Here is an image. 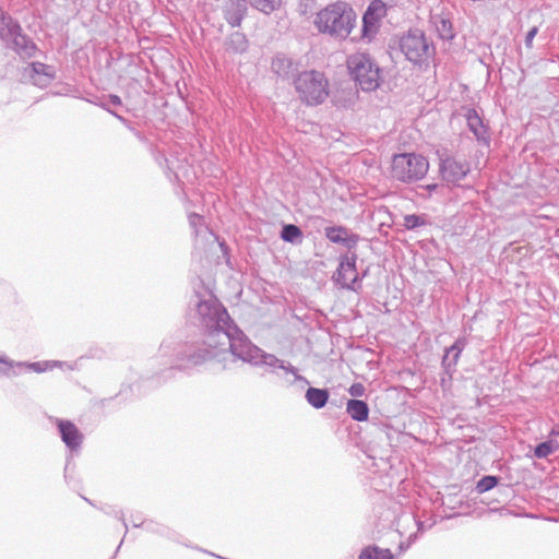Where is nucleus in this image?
<instances>
[{"mask_svg": "<svg viewBox=\"0 0 559 559\" xmlns=\"http://www.w3.org/2000/svg\"><path fill=\"white\" fill-rule=\"evenodd\" d=\"M225 332L216 334L218 338L209 348H194L193 344H180L175 349L176 366L179 369L190 368L203 364L209 359H219L221 355H230L233 360H241L253 367H267L270 372L282 370L287 384L300 382L308 384V380L299 374L298 369L290 362L277 358L254 345L249 337L234 323Z\"/></svg>", "mask_w": 559, "mask_h": 559, "instance_id": "nucleus-1", "label": "nucleus"}, {"mask_svg": "<svg viewBox=\"0 0 559 559\" xmlns=\"http://www.w3.org/2000/svg\"><path fill=\"white\" fill-rule=\"evenodd\" d=\"M225 332L216 334L218 338L209 348H194L193 344H180L175 349L176 366L179 369L190 368L203 364L209 359H219L221 355H230L233 360H241L253 367H267L270 372L282 370L287 384L300 382L308 384V380L299 374L298 369L290 362L277 358L254 345L249 337L234 323Z\"/></svg>", "mask_w": 559, "mask_h": 559, "instance_id": "nucleus-2", "label": "nucleus"}, {"mask_svg": "<svg viewBox=\"0 0 559 559\" xmlns=\"http://www.w3.org/2000/svg\"><path fill=\"white\" fill-rule=\"evenodd\" d=\"M191 306L195 311L193 317L195 323L204 331L202 342L185 343L188 345L193 344L195 346L194 348H209L211 345H214V342L218 338L216 334L225 332L227 326L234 324L225 307L210 292H204V294L195 293L191 299ZM180 344L181 343L164 341L159 347V354L163 357L169 358L171 369H179L176 366L177 350L175 348Z\"/></svg>", "mask_w": 559, "mask_h": 559, "instance_id": "nucleus-3", "label": "nucleus"}, {"mask_svg": "<svg viewBox=\"0 0 559 559\" xmlns=\"http://www.w3.org/2000/svg\"><path fill=\"white\" fill-rule=\"evenodd\" d=\"M356 19V13L347 3L335 2L319 11L313 23L320 33L345 39L352 33Z\"/></svg>", "mask_w": 559, "mask_h": 559, "instance_id": "nucleus-4", "label": "nucleus"}, {"mask_svg": "<svg viewBox=\"0 0 559 559\" xmlns=\"http://www.w3.org/2000/svg\"><path fill=\"white\" fill-rule=\"evenodd\" d=\"M0 39L22 59L33 58L38 51L36 44L23 33L20 23L1 9Z\"/></svg>", "mask_w": 559, "mask_h": 559, "instance_id": "nucleus-5", "label": "nucleus"}, {"mask_svg": "<svg viewBox=\"0 0 559 559\" xmlns=\"http://www.w3.org/2000/svg\"><path fill=\"white\" fill-rule=\"evenodd\" d=\"M347 68L352 79L362 91L371 92L380 86L381 69L369 53H353L347 59Z\"/></svg>", "mask_w": 559, "mask_h": 559, "instance_id": "nucleus-6", "label": "nucleus"}, {"mask_svg": "<svg viewBox=\"0 0 559 559\" xmlns=\"http://www.w3.org/2000/svg\"><path fill=\"white\" fill-rule=\"evenodd\" d=\"M294 85L302 103L314 106L329 96V82L322 72L304 71L294 80Z\"/></svg>", "mask_w": 559, "mask_h": 559, "instance_id": "nucleus-7", "label": "nucleus"}, {"mask_svg": "<svg viewBox=\"0 0 559 559\" xmlns=\"http://www.w3.org/2000/svg\"><path fill=\"white\" fill-rule=\"evenodd\" d=\"M399 46L405 58L416 66L428 64L436 53L432 41L420 29H409L400 38Z\"/></svg>", "mask_w": 559, "mask_h": 559, "instance_id": "nucleus-8", "label": "nucleus"}, {"mask_svg": "<svg viewBox=\"0 0 559 559\" xmlns=\"http://www.w3.org/2000/svg\"><path fill=\"white\" fill-rule=\"evenodd\" d=\"M429 169L428 160L419 154L403 153L392 159V177L403 182H415L423 179Z\"/></svg>", "mask_w": 559, "mask_h": 559, "instance_id": "nucleus-9", "label": "nucleus"}, {"mask_svg": "<svg viewBox=\"0 0 559 559\" xmlns=\"http://www.w3.org/2000/svg\"><path fill=\"white\" fill-rule=\"evenodd\" d=\"M357 254L352 252L342 255L336 272L333 275V281L337 286L344 289L358 292L361 287L360 278L356 269Z\"/></svg>", "mask_w": 559, "mask_h": 559, "instance_id": "nucleus-10", "label": "nucleus"}, {"mask_svg": "<svg viewBox=\"0 0 559 559\" xmlns=\"http://www.w3.org/2000/svg\"><path fill=\"white\" fill-rule=\"evenodd\" d=\"M469 164L465 160H457L454 157H447L440 163L442 179L449 183H457L469 173Z\"/></svg>", "mask_w": 559, "mask_h": 559, "instance_id": "nucleus-11", "label": "nucleus"}, {"mask_svg": "<svg viewBox=\"0 0 559 559\" xmlns=\"http://www.w3.org/2000/svg\"><path fill=\"white\" fill-rule=\"evenodd\" d=\"M55 423L66 447L72 452L80 450L83 435L78 427L72 421L66 419L56 418Z\"/></svg>", "mask_w": 559, "mask_h": 559, "instance_id": "nucleus-12", "label": "nucleus"}, {"mask_svg": "<svg viewBox=\"0 0 559 559\" xmlns=\"http://www.w3.org/2000/svg\"><path fill=\"white\" fill-rule=\"evenodd\" d=\"M25 75L39 87L48 86L56 78V70L52 66L41 62H32L25 69Z\"/></svg>", "mask_w": 559, "mask_h": 559, "instance_id": "nucleus-13", "label": "nucleus"}, {"mask_svg": "<svg viewBox=\"0 0 559 559\" xmlns=\"http://www.w3.org/2000/svg\"><path fill=\"white\" fill-rule=\"evenodd\" d=\"M429 23L432 25L440 39L452 40L455 37L449 12H431Z\"/></svg>", "mask_w": 559, "mask_h": 559, "instance_id": "nucleus-14", "label": "nucleus"}, {"mask_svg": "<svg viewBox=\"0 0 559 559\" xmlns=\"http://www.w3.org/2000/svg\"><path fill=\"white\" fill-rule=\"evenodd\" d=\"M324 235L331 242L342 245L349 250L356 248L359 241V236L349 233V230L344 226L325 227Z\"/></svg>", "mask_w": 559, "mask_h": 559, "instance_id": "nucleus-15", "label": "nucleus"}, {"mask_svg": "<svg viewBox=\"0 0 559 559\" xmlns=\"http://www.w3.org/2000/svg\"><path fill=\"white\" fill-rule=\"evenodd\" d=\"M61 368V369H68L73 370L75 368L74 364L67 362V361H60V360H43V361H36V362H26V361H19V376H21L24 372H36L41 373L49 370H52L53 368Z\"/></svg>", "mask_w": 559, "mask_h": 559, "instance_id": "nucleus-16", "label": "nucleus"}, {"mask_svg": "<svg viewBox=\"0 0 559 559\" xmlns=\"http://www.w3.org/2000/svg\"><path fill=\"white\" fill-rule=\"evenodd\" d=\"M247 12L246 0H227L224 5V15L233 27L239 26Z\"/></svg>", "mask_w": 559, "mask_h": 559, "instance_id": "nucleus-17", "label": "nucleus"}, {"mask_svg": "<svg viewBox=\"0 0 559 559\" xmlns=\"http://www.w3.org/2000/svg\"><path fill=\"white\" fill-rule=\"evenodd\" d=\"M467 127L469 131L475 135L478 142L484 144L489 143L488 129L484 124L478 112L474 108H469L465 115Z\"/></svg>", "mask_w": 559, "mask_h": 559, "instance_id": "nucleus-18", "label": "nucleus"}, {"mask_svg": "<svg viewBox=\"0 0 559 559\" xmlns=\"http://www.w3.org/2000/svg\"><path fill=\"white\" fill-rule=\"evenodd\" d=\"M466 346L464 337L457 338L452 346H450L442 358V366L448 373H452L456 367L461 353Z\"/></svg>", "mask_w": 559, "mask_h": 559, "instance_id": "nucleus-19", "label": "nucleus"}, {"mask_svg": "<svg viewBox=\"0 0 559 559\" xmlns=\"http://www.w3.org/2000/svg\"><path fill=\"white\" fill-rule=\"evenodd\" d=\"M346 413L356 421H365L369 416V407L365 401L352 399L346 403Z\"/></svg>", "mask_w": 559, "mask_h": 559, "instance_id": "nucleus-20", "label": "nucleus"}, {"mask_svg": "<svg viewBox=\"0 0 559 559\" xmlns=\"http://www.w3.org/2000/svg\"><path fill=\"white\" fill-rule=\"evenodd\" d=\"M329 391L325 389L309 388L305 397L309 405L316 409L324 407L329 401Z\"/></svg>", "mask_w": 559, "mask_h": 559, "instance_id": "nucleus-21", "label": "nucleus"}, {"mask_svg": "<svg viewBox=\"0 0 559 559\" xmlns=\"http://www.w3.org/2000/svg\"><path fill=\"white\" fill-rule=\"evenodd\" d=\"M380 21L371 12L366 11L362 16L361 37L370 41L378 33Z\"/></svg>", "mask_w": 559, "mask_h": 559, "instance_id": "nucleus-22", "label": "nucleus"}, {"mask_svg": "<svg viewBox=\"0 0 559 559\" xmlns=\"http://www.w3.org/2000/svg\"><path fill=\"white\" fill-rule=\"evenodd\" d=\"M293 61L284 55H277L272 60V71L281 76L288 78L293 71Z\"/></svg>", "mask_w": 559, "mask_h": 559, "instance_id": "nucleus-23", "label": "nucleus"}, {"mask_svg": "<svg viewBox=\"0 0 559 559\" xmlns=\"http://www.w3.org/2000/svg\"><path fill=\"white\" fill-rule=\"evenodd\" d=\"M358 559H394V557L388 548L367 546L360 551Z\"/></svg>", "mask_w": 559, "mask_h": 559, "instance_id": "nucleus-24", "label": "nucleus"}, {"mask_svg": "<svg viewBox=\"0 0 559 559\" xmlns=\"http://www.w3.org/2000/svg\"><path fill=\"white\" fill-rule=\"evenodd\" d=\"M19 361L10 359L5 354L0 352V378L19 377Z\"/></svg>", "mask_w": 559, "mask_h": 559, "instance_id": "nucleus-25", "label": "nucleus"}, {"mask_svg": "<svg viewBox=\"0 0 559 559\" xmlns=\"http://www.w3.org/2000/svg\"><path fill=\"white\" fill-rule=\"evenodd\" d=\"M281 238L289 243L297 245L302 242V231L294 224H286L281 231Z\"/></svg>", "mask_w": 559, "mask_h": 559, "instance_id": "nucleus-26", "label": "nucleus"}, {"mask_svg": "<svg viewBox=\"0 0 559 559\" xmlns=\"http://www.w3.org/2000/svg\"><path fill=\"white\" fill-rule=\"evenodd\" d=\"M228 49L236 53H242L248 49V40L246 36L239 32L233 33L228 39Z\"/></svg>", "mask_w": 559, "mask_h": 559, "instance_id": "nucleus-27", "label": "nucleus"}, {"mask_svg": "<svg viewBox=\"0 0 559 559\" xmlns=\"http://www.w3.org/2000/svg\"><path fill=\"white\" fill-rule=\"evenodd\" d=\"M557 448V444H555L552 441H545L536 445L534 455L537 459H546L548 455L552 454Z\"/></svg>", "mask_w": 559, "mask_h": 559, "instance_id": "nucleus-28", "label": "nucleus"}, {"mask_svg": "<svg viewBox=\"0 0 559 559\" xmlns=\"http://www.w3.org/2000/svg\"><path fill=\"white\" fill-rule=\"evenodd\" d=\"M499 478L497 476H484L476 484V491L478 493H484L489 491L493 487L498 485Z\"/></svg>", "mask_w": 559, "mask_h": 559, "instance_id": "nucleus-29", "label": "nucleus"}, {"mask_svg": "<svg viewBox=\"0 0 559 559\" xmlns=\"http://www.w3.org/2000/svg\"><path fill=\"white\" fill-rule=\"evenodd\" d=\"M252 5L264 13H271L280 4V0H251Z\"/></svg>", "mask_w": 559, "mask_h": 559, "instance_id": "nucleus-30", "label": "nucleus"}, {"mask_svg": "<svg viewBox=\"0 0 559 559\" xmlns=\"http://www.w3.org/2000/svg\"><path fill=\"white\" fill-rule=\"evenodd\" d=\"M133 526L134 527L143 526L144 530H146L147 532L157 533V534H162V535L165 534L167 531L165 526H163L158 523H155L153 521L141 522V523L134 522Z\"/></svg>", "mask_w": 559, "mask_h": 559, "instance_id": "nucleus-31", "label": "nucleus"}, {"mask_svg": "<svg viewBox=\"0 0 559 559\" xmlns=\"http://www.w3.org/2000/svg\"><path fill=\"white\" fill-rule=\"evenodd\" d=\"M425 225V219L416 214H409L404 217V227L406 229H415Z\"/></svg>", "mask_w": 559, "mask_h": 559, "instance_id": "nucleus-32", "label": "nucleus"}, {"mask_svg": "<svg viewBox=\"0 0 559 559\" xmlns=\"http://www.w3.org/2000/svg\"><path fill=\"white\" fill-rule=\"evenodd\" d=\"M385 5L380 0H373L367 9V12H371L374 16H377L380 20L385 15Z\"/></svg>", "mask_w": 559, "mask_h": 559, "instance_id": "nucleus-33", "label": "nucleus"}, {"mask_svg": "<svg viewBox=\"0 0 559 559\" xmlns=\"http://www.w3.org/2000/svg\"><path fill=\"white\" fill-rule=\"evenodd\" d=\"M189 224L191 228H193L195 235H199L204 226V218L199 214L192 213L189 215Z\"/></svg>", "mask_w": 559, "mask_h": 559, "instance_id": "nucleus-34", "label": "nucleus"}, {"mask_svg": "<svg viewBox=\"0 0 559 559\" xmlns=\"http://www.w3.org/2000/svg\"><path fill=\"white\" fill-rule=\"evenodd\" d=\"M348 393L354 397H361L366 393V388L362 383L355 382L349 386Z\"/></svg>", "mask_w": 559, "mask_h": 559, "instance_id": "nucleus-35", "label": "nucleus"}, {"mask_svg": "<svg viewBox=\"0 0 559 559\" xmlns=\"http://www.w3.org/2000/svg\"><path fill=\"white\" fill-rule=\"evenodd\" d=\"M537 33H538V27H537V26L532 27V28L527 32V34H526V36H525V46H526L527 48H532V46H533V40H534L535 36L537 35Z\"/></svg>", "mask_w": 559, "mask_h": 559, "instance_id": "nucleus-36", "label": "nucleus"}, {"mask_svg": "<svg viewBox=\"0 0 559 559\" xmlns=\"http://www.w3.org/2000/svg\"><path fill=\"white\" fill-rule=\"evenodd\" d=\"M109 103L114 106H120L121 105V98L118 95H109Z\"/></svg>", "mask_w": 559, "mask_h": 559, "instance_id": "nucleus-37", "label": "nucleus"}, {"mask_svg": "<svg viewBox=\"0 0 559 559\" xmlns=\"http://www.w3.org/2000/svg\"><path fill=\"white\" fill-rule=\"evenodd\" d=\"M100 107H102V108H104V109H106L109 114H111L112 116H115L118 120H120V121H122V122H124V121H126V119H124L122 116H120V115H118L117 112H115V111H112V110L108 109L106 104H102V105H100Z\"/></svg>", "mask_w": 559, "mask_h": 559, "instance_id": "nucleus-38", "label": "nucleus"}, {"mask_svg": "<svg viewBox=\"0 0 559 559\" xmlns=\"http://www.w3.org/2000/svg\"><path fill=\"white\" fill-rule=\"evenodd\" d=\"M550 436H556V437H559V425L555 426L551 431H550Z\"/></svg>", "mask_w": 559, "mask_h": 559, "instance_id": "nucleus-39", "label": "nucleus"}, {"mask_svg": "<svg viewBox=\"0 0 559 559\" xmlns=\"http://www.w3.org/2000/svg\"><path fill=\"white\" fill-rule=\"evenodd\" d=\"M119 519L123 522L124 527L127 528V524L124 522V516L122 512H119Z\"/></svg>", "mask_w": 559, "mask_h": 559, "instance_id": "nucleus-40", "label": "nucleus"}, {"mask_svg": "<svg viewBox=\"0 0 559 559\" xmlns=\"http://www.w3.org/2000/svg\"><path fill=\"white\" fill-rule=\"evenodd\" d=\"M406 548H408V545H406V546H405V545H404V543H402V544L400 545V549H401V550H405Z\"/></svg>", "mask_w": 559, "mask_h": 559, "instance_id": "nucleus-41", "label": "nucleus"}]
</instances>
